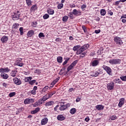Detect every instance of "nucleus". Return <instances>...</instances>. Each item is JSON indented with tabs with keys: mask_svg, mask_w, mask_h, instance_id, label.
<instances>
[{
	"mask_svg": "<svg viewBox=\"0 0 126 126\" xmlns=\"http://www.w3.org/2000/svg\"><path fill=\"white\" fill-rule=\"evenodd\" d=\"M32 24L33 25V27H36V26H37V24H38V23H37V22H33Z\"/></svg>",
	"mask_w": 126,
	"mask_h": 126,
	"instance_id": "nucleus-60",
	"label": "nucleus"
},
{
	"mask_svg": "<svg viewBox=\"0 0 126 126\" xmlns=\"http://www.w3.org/2000/svg\"><path fill=\"white\" fill-rule=\"evenodd\" d=\"M38 106H40V105H39V103H38L37 101H36L33 104V107H38Z\"/></svg>",
	"mask_w": 126,
	"mask_h": 126,
	"instance_id": "nucleus-57",
	"label": "nucleus"
},
{
	"mask_svg": "<svg viewBox=\"0 0 126 126\" xmlns=\"http://www.w3.org/2000/svg\"><path fill=\"white\" fill-rule=\"evenodd\" d=\"M8 40V37H7V36L5 35L3 36L0 39V41L3 44H4V43H6Z\"/></svg>",
	"mask_w": 126,
	"mask_h": 126,
	"instance_id": "nucleus-14",
	"label": "nucleus"
},
{
	"mask_svg": "<svg viewBox=\"0 0 126 126\" xmlns=\"http://www.w3.org/2000/svg\"><path fill=\"white\" fill-rule=\"evenodd\" d=\"M10 70V69H9L8 67H6L5 68H0V73H1V74L4 73V72H9Z\"/></svg>",
	"mask_w": 126,
	"mask_h": 126,
	"instance_id": "nucleus-13",
	"label": "nucleus"
},
{
	"mask_svg": "<svg viewBox=\"0 0 126 126\" xmlns=\"http://www.w3.org/2000/svg\"><path fill=\"white\" fill-rule=\"evenodd\" d=\"M70 106L69 103H67L65 104V102H59V111H64L66 110L68 107Z\"/></svg>",
	"mask_w": 126,
	"mask_h": 126,
	"instance_id": "nucleus-1",
	"label": "nucleus"
},
{
	"mask_svg": "<svg viewBox=\"0 0 126 126\" xmlns=\"http://www.w3.org/2000/svg\"><path fill=\"white\" fill-rule=\"evenodd\" d=\"M101 69H99L98 70V71H92L90 72V75L91 76H93V77H96L97 75H99V74H100V73H101Z\"/></svg>",
	"mask_w": 126,
	"mask_h": 126,
	"instance_id": "nucleus-6",
	"label": "nucleus"
},
{
	"mask_svg": "<svg viewBox=\"0 0 126 126\" xmlns=\"http://www.w3.org/2000/svg\"><path fill=\"white\" fill-rule=\"evenodd\" d=\"M13 81L14 83L16 84V85H21V84L22 83L21 80L20 79H18L17 77L14 78Z\"/></svg>",
	"mask_w": 126,
	"mask_h": 126,
	"instance_id": "nucleus-9",
	"label": "nucleus"
},
{
	"mask_svg": "<svg viewBox=\"0 0 126 126\" xmlns=\"http://www.w3.org/2000/svg\"><path fill=\"white\" fill-rule=\"evenodd\" d=\"M115 87V83L114 82H110L107 84V89L108 90H113Z\"/></svg>",
	"mask_w": 126,
	"mask_h": 126,
	"instance_id": "nucleus-7",
	"label": "nucleus"
},
{
	"mask_svg": "<svg viewBox=\"0 0 126 126\" xmlns=\"http://www.w3.org/2000/svg\"><path fill=\"white\" fill-rule=\"evenodd\" d=\"M63 7V3H59L57 6L58 9H62Z\"/></svg>",
	"mask_w": 126,
	"mask_h": 126,
	"instance_id": "nucleus-37",
	"label": "nucleus"
},
{
	"mask_svg": "<svg viewBox=\"0 0 126 126\" xmlns=\"http://www.w3.org/2000/svg\"><path fill=\"white\" fill-rule=\"evenodd\" d=\"M79 49H80V45H76L75 46H74L73 48V50L74 51V52H77V51H78V50H79Z\"/></svg>",
	"mask_w": 126,
	"mask_h": 126,
	"instance_id": "nucleus-33",
	"label": "nucleus"
},
{
	"mask_svg": "<svg viewBox=\"0 0 126 126\" xmlns=\"http://www.w3.org/2000/svg\"><path fill=\"white\" fill-rule=\"evenodd\" d=\"M27 36L29 37H31L33 35H34V31L33 30H30L27 33Z\"/></svg>",
	"mask_w": 126,
	"mask_h": 126,
	"instance_id": "nucleus-20",
	"label": "nucleus"
},
{
	"mask_svg": "<svg viewBox=\"0 0 126 126\" xmlns=\"http://www.w3.org/2000/svg\"><path fill=\"white\" fill-rule=\"evenodd\" d=\"M109 63L110 64H118L120 63L121 60L119 59H111L109 60Z\"/></svg>",
	"mask_w": 126,
	"mask_h": 126,
	"instance_id": "nucleus-5",
	"label": "nucleus"
},
{
	"mask_svg": "<svg viewBox=\"0 0 126 126\" xmlns=\"http://www.w3.org/2000/svg\"><path fill=\"white\" fill-rule=\"evenodd\" d=\"M76 113V108H72L70 110V113L71 115H74Z\"/></svg>",
	"mask_w": 126,
	"mask_h": 126,
	"instance_id": "nucleus-26",
	"label": "nucleus"
},
{
	"mask_svg": "<svg viewBox=\"0 0 126 126\" xmlns=\"http://www.w3.org/2000/svg\"><path fill=\"white\" fill-rule=\"evenodd\" d=\"M19 26V24L15 23L13 24L12 26V29H17Z\"/></svg>",
	"mask_w": 126,
	"mask_h": 126,
	"instance_id": "nucleus-36",
	"label": "nucleus"
},
{
	"mask_svg": "<svg viewBox=\"0 0 126 126\" xmlns=\"http://www.w3.org/2000/svg\"><path fill=\"white\" fill-rule=\"evenodd\" d=\"M80 58H84V57H85V55H86V52H83L82 53L80 54Z\"/></svg>",
	"mask_w": 126,
	"mask_h": 126,
	"instance_id": "nucleus-48",
	"label": "nucleus"
},
{
	"mask_svg": "<svg viewBox=\"0 0 126 126\" xmlns=\"http://www.w3.org/2000/svg\"><path fill=\"white\" fill-rule=\"evenodd\" d=\"M68 19V17L67 16H64L63 17V21L64 22H66Z\"/></svg>",
	"mask_w": 126,
	"mask_h": 126,
	"instance_id": "nucleus-41",
	"label": "nucleus"
},
{
	"mask_svg": "<svg viewBox=\"0 0 126 126\" xmlns=\"http://www.w3.org/2000/svg\"><path fill=\"white\" fill-rule=\"evenodd\" d=\"M35 83H36V80H31L29 82V84H30V85H33Z\"/></svg>",
	"mask_w": 126,
	"mask_h": 126,
	"instance_id": "nucleus-46",
	"label": "nucleus"
},
{
	"mask_svg": "<svg viewBox=\"0 0 126 126\" xmlns=\"http://www.w3.org/2000/svg\"><path fill=\"white\" fill-rule=\"evenodd\" d=\"M20 16V12L18 11L17 13H15L14 15L12 16L13 20H18Z\"/></svg>",
	"mask_w": 126,
	"mask_h": 126,
	"instance_id": "nucleus-8",
	"label": "nucleus"
},
{
	"mask_svg": "<svg viewBox=\"0 0 126 126\" xmlns=\"http://www.w3.org/2000/svg\"><path fill=\"white\" fill-rule=\"evenodd\" d=\"M96 109L98 110V111H100L101 110H103L104 109V106L102 105H97L95 106Z\"/></svg>",
	"mask_w": 126,
	"mask_h": 126,
	"instance_id": "nucleus-23",
	"label": "nucleus"
},
{
	"mask_svg": "<svg viewBox=\"0 0 126 126\" xmlns=\"http://www.w3.org/2000/svg\"><path fill=\"white\" fill-rule=\"evenodd\" d=\"M36 9H37V4H34L31 7L30 10L31 11H33L36 10Z\"/></svg>",
	"mask_w": 126,
	"mask_h": 126,
	"instance_id": "nucleus-31",
	"label": "nucleus"
},
{
	"mask_svg": "<svg viewBox=\"0 0 126 126\" xmlns=\"http://www.w3.org/2000/svg\"><path fill=\"white\" fill-rule=\"evenodd\" d=\"M48 119L47 118H44L41 120V126H45V125H47L48 123Z\"/></svg>",
	"mask_w": 126,
	"mask_h": 126,
	"instance_id": "nucleus-15",
	"label": "nucleus"
},
{
	"mask_svg": "<svg viewBox=\"0 0 126 126\" xmlns=\"http://www.w3.org/2000/svg\"><path fill=\"white\" fill-rule=\"evenodd\" d=\"M73 68V67L72 66V65L70 64L67 68L66 73H67V72H68V71H69L70 70H71V69H72Z\"/></svg>",
	"mask_w": 126,
	"mask_h": 126,
	"instance_id": "nucleus-43",
	"label": "nucleus"
},
{
	"mask_svg": "<svg viewBox=\"0 0 126 126\" xmlns=\"http://www.w3.org/2000/svg\"><path fill=\"white\" fill-rule=\"evenodd\" d=\"M57 120L58 121H64V120H65V117L63 115H59L57 116Z\"/></svg>",
	"mask_w": 126,
	"mask_h": 126,
	"instance_id": "nucleus-18",
	"label": "nucleus"
},
{
	"mask_svg": "<svg viewBox=\"0 0 126 126\" xmlns=\"http://www.w3.org/2000/svg\"><path fill=\"white\" fill-rule=\"evenodd\" d=\"M100 15L102 16H104V15H106V10H105V9H101L100 10Z\"/></svg>",
	"mask_w": 126,
	"mask_h": 126,
	"instance_id": "nucleus-29",
	"label": "nucleus"
},
{
	"mask_svg": "<svg viewBox=\"0 0 126 126\" xmlns=\"http://www.w3.org/2000/svg\"><path fill=\"white\" fill-rule=\"evenodd\" d=\"M42 102H44V101H46V100H48V98L46 97V96L44 95L43 96V98H40Z\"/></svg>",
	"mask_w": 126,
	"mask_h": 126,
	"instance_id": "nucleus-55",
	"label": "nucleus"
},
{
	"mask_svg": "<svg viewBox=\"0 0 126 126\" xmlns=\"http://www.w3.org/2000/svg\"><path fill=\"white\" fill-rule=\"evenodd\" d=\"M91 63L92 66H97L99 64V61L94 60Z\"/></svg>",
	"mask_w": 126,
	"mask_h": 126,
	"instance_id": "nucleus-17",
	"label": "nucleus"
},
{
	"mask_svg": "<svg viewBox=\"0 0 126 126\" xmlns=\"http://www.w3.org/2000/svg\"><path fill=\"white\" fill-rule=\"evenodd\" d=\"M2 85L3 86H4V87H6V88L7 87V86H8L7 84L6 83H3Z\"/></svg>",
	"mask_w": 126,
	"mask_h": 126,
	"instance_id": "nucleus-64",
	"label": "nucleus"
},
{
	"mask_svg": "<svg viewBox=\"0 0 126 126\" xmlns=\"http://www.w3.org/2000/svg\"><path fill=\"white\" fill-rule=\"evenodd\" d=\"M34 100L33 98H27L24 100V104H31L34 103Z\"/></svg>",
	"mask_w": 126,
	"mask_h": 126,
	"instance_id": "nucleus-10",
	"label": "nucleus"
},
{
	"mask_svg": "<svg viewBox=\"0 0 126 126\" xmlns=\"http://www.w3.org/2000/svg\"><path fill=\"white\" fill-rule=\"evenodd\" d=\"M81 9H82L83 10L84 9V8H86V5H85V4L82 5L81 6Z\"/></svg>",
	"mask_w": 126,
	"mask_h": 126,
	"instance_id": "nucleus-58",
	"label": "nucleus"
},
{
	"mask_svg": "<svg viewBox=\"0 0 126 126\" xmlns=\"http://www.w3.org/2000/svg\"><path fill=\"white\" fill-rule=\"evenodd\" d=\"M60 80V78H57L55 80H54L51 83V85H52L51 87H54V85H56L58 83V81Z\"/></svg>",
	"mask_w": 126,
	"mask_h": 126,
	"instance_id": "nucleus-21",
	"label": "nucleus"
},
{
	"mask_svg": "<svg viewBox=\"0 0 126 126\" xmlns=\"http://www.w3.org/2000/svg\"><path fill=\"white\" fill-rule=\"evenodd\" d=\"M59 109H60V105H59V104L56 105V106L54 108V111L57 112V111H58V110H59Z\"/></svg>",
	"mask_w": 126,
	"mask_h": 126,
	"instance_id": "nucleus-53",
	"label": "nucleus"
},
{
	"mask_svg": "<svg viewBox=\"0 0 126 126\" xmlns=\"http://www.w3.org/2000/svg\"><path fill=\"white\" fill-rule=\"evenodd\" d=\"M25 82H29L30 80H32V77H27L25 78Z\"/></svg>",
	"mask_w": 126,
	"mask_h": 126,
	"instance_id": "nucleus-44",
	"label": "nucleus"
},
{
	"mask_svg": "<svg viewBox=\"0 0 126 126\" xmlns=\"http://www.w3.org/2000/svg\"><path fill=\"white\" fill-rule=\"evenodd\" d=\"M72 12L73 14L76 16H78V15H80L81 14V12L77 11L76 9H74Z\"/></svg>",
	"mask_w": 126,
	"mask_h": 126,
	"instance_id": "nucleus-16",
	"label": "nucleus"
},
{
	"mask_svg": "<svg viewBox=\"0 0 126 126\" xmlns=\"http://www.w3.org/2000/svg\"><path fill=\"white\" fill-rule=\"evenodd\" d=\"M0 76L2 77L3 79H7L8 78V75L7 74H1Z\"/></svg>",
	"mask_w": 126,
	"mask_h": 126,
	"instance_id": "nucleus-27",
	"label": "nucleus"
},
{
	"mask_svg": "<svg viewBox=\"0 0 126 126\" xmlns=\"http://www.w3.org/2000/svg\"><path fill=\"white\" fill-rule=\"evenodd\" d=\"M120 79H121L122 81H126V76H121Z\"/></svg>",
	"mask_w": 126,
	"mask_h": 126,
	"instance_id": "nucleus-49",
	"label": "nucleus"
},
{
	"mask_svg": "<svg viewBox=\"0 0 126 126\" xmlns=\"http://www.w3.org/2000/svg\"><path fill=\"white\" fill-rule=\"evenodd\" d=\"M54 104L53 101H49L45 103L46 107H49V106H52Z\"/></svg>",
	"mask_w": 126,
	"mask_h": 126,
	"instance_id": "nucleus-24",
	"label": "nucleus"
},
{
	"mask_svg": "<svg viewBox=\"0 0 126 126\" xmlns=\"http://www.w3.org/2000/svg\"><path fill=\"white\" fill-rule=\"evenodd\" d=\"M44 96L46 97V98H47V99L51 98V96H50V95L48 93L46 94V95Z\"/></svg>",
	"mask_w": 126,
	"mask_h": 126,
	"instance_id": "nucleus-59",
	"label": "nucleus"
},
{
	"mask_svg": "<svg viewBox=\"0 0 126 126\" xmlns=\"http://www.w3.org/2000/svg\"><path fill=\"white\" fill-rule=\"evenodd\" d=\"M34 73H37V74H39V73H40V70L38 68L36 69L34 71Z\"/></svg>",
	"mask_w": 126,
	"mask_h": 126,
	"instance_id": "nucleus-56",
	"label": "nucleus"
},
{
	"mask_svg": "<svg viewBox=\"0 0 126 126\" xmlns=\"http://www.w3.org/2000/svg\"><path fill=\"white\" fill-rule=\"evenodd\" d=\"M65 69V67H63L59 72V74H60V75H63V74L64 73V72L63 71H64Z\"/></svg>",
	"mask_w": 126,
	"mask_h": 126,
	"instance_id": "nucleus-34",
	"label": "nucleus"
},
{
	"mask_svg": "<svg viewBox=\"0 0 126 126\" xmlns=\"http://www.w3.org/2000/svg\"><path fill=\"white\" fill-rule=\"evenodd\" d=\"M26 4L28 6H31L32 5V3H33V1L31 0H26Z\"/></svg>",
	"mask_w": 126,
	"mask_h": 126,
	"instance_id": "nucleus-25",
	"label": "nucleus"
},
{
	"mask_svg": "<svg viewBox=\"0 0 126 126\" xmlns=\"http://www.w3.org/2000/svg\"><path fill=\"white\" fill-rule=\"evenodd\" d=\"M89 48V44H85L83 45L76 52V55H80L81 53L84 52Z\"/></svg>",
	"mask_w": 126,
	"mask_h": 126,
	"instance_id": "nucleus-3",
	"label": "nucleus"
},
{
	"mask_svg": "<svg viewBox=\"0 0 126 126\" xmlns=\"http://www.w3.org/2000/svg\"><path fill=\"white\" fill-rule=\"evenodd\" d=\"M19 31L20 32V35L22 36V35H23V28L20 27L19 29Z\"/></svg>",
	"mask_w": 126,
	"mask_h": 126,
	"instance_id": "nucleus-51",
	"label": "nucleus"
},
{
	"mask_svg": "<svg viewBox=\"0 0 126 126\" xmlns=\"http://www.w3.org/2000/svg\"><path fill=\"white\" fill-rule=\"evenodd\" d=\"M36 90H38V87L35 86L33 87V90L31 91L29 93H31L32 95H36V93H37V92H36Z\"/></svg>",
	"mask_w": 126,
	"mask_h": 126,
	"instance_id": "nucleus-11",
	"label": "nucleus"
},
{
	"mask_svg": "<svg viewBox=\"0 0 126 126\" xmlns=\"http://www.w3.org/2000/svg\"><path fill=\"white\" fill-rule=\"evenodd\" d=\"M115 83H117L118 84H121L122 83V81L120 79H115L114 80Z\"/></svg>",
	"mask_w": 126,
	"mask_h": 126,
	"instance_id": "nucleus-35",
	"label": "nucleus"
},
{
	"mask_svg": "<svg viewBox=\"0 0 126 126\" xmlns=\"http://www.w3.org/2000/svg\"><path fill=\"white\" fill-rule=\"evenodd\" d=\"M47 13L50 15H53L55 14V10H54V9H51L49 8L47 9Z\"/></svg>",
	"mask_w": 126,
	"mask_h": 126,
	"instance_id": "nucleus-19",
	"label": "nucleus"
},
{
	"mask_svg": "<svg viewBox=\"0 0 126 126\" xmlns=\"http://www.w3.org/2000/svg\"><path fill=\"white\" fill-rule=\"evenodd\" d=\"M40 110V107H36V108H35L34 110L31 111V114L32 115L37 114V113H38V112H39Z\"/></svg>",
	"mask_w": 126,
	"mask_h": 126,
	"instance_id": "nucleus-22",
	"label": "nucleus"
},
{
	"mask_svg": "<svg viewBox=\"0 0 126 126\" xmlns=\"http://www.w3.org/2000/svg\"><path fill=\"white\" fill-rule=\"evenodd\" d=\"M82 28L84 33H86V32H87V29H86V27H85V26H82Z\"/></svg>",
	"mask_w": 126,
	"mask_h": 126,
	"instance_id": "nucleus-50",
	"label": "nucleus"
},
{
	"mask_svg": "<svg viewBox=\"0 0 126 126\" xmlns=\"http://www.w3.org/2000/svg\"><path fill=\"white\" fill-rule=\"evenodd\" d=\"M49 17H50V16L48 14H44V15L43 16V19H45V20L48 19Z\"/></svg>",
	"mask_w": 126,
	"mask_h": 126,
	"instance_id": "nucleus-45",
	"label": "nucleus"
},
{
	"mask_svg": "<svg viewBox=\"0 0 126 126\" xmlns=\"http://www.w3.org/2000/svg\"><path fill=\"white\" fill-rule=\"evenodd\" d=\"M114 44H116L117 46L118 47H121L122 45L123 44V40H122V38L119 36H115L114 38Z\"/></svg>",
	"mask_w": 126,
	"mask_h": 126,
	"instance_id": "nucleus-2",
	"label": "nucleus"
},
{
	"mask_svg": "<svg viewBox=\"0 0 126 126\" xmlns=\"http://www.w3.org/2000/svg\"><path fill=\"white\" fill-rule=\"evenodd\" d=\"M57 62L58 63H63V57L59 56L57 57Z\"/></svg>",
	"mask_w": 126,
	"mask_h": 126,
	"instance_id": "nucleus-30",
	"label": "nucleus"
},
{
	"mask_svg": "<svg viewBox=\"0 0 126 126\" xmlns=\"http://www.w3.org/2000/svg\"><path fill=\"white\" fill-rule=\"evenodd\" d=\"M16 65H18V66L22 67V66H23V65H24V63L22 62H18L16 63Z\"/></svg>",
	"mask_w": 126,
	"mask_h": 126,
	"instance_id": "nucleus-38",
	"label": "nucleus"
},
{
	"mask_svg": "<svg viewBox=\"0 0 126 126\" xmlns=\"http://www.w3.org/2000/svg\"><path fill=\"white\" fill-rule=\"evenodd\" d=\"M39 104V106H40V105H42V104H43V101L41 99H40L38 101H37Z\"/></svg>",
	"mask_w": 126,
	"mask_h": 126,
	"instance_id": "nucleus-54",
	"label": "nucleus"
},
{
	"mask_svg": "<svg viewBox=\"0 0 126 126\" xmlns=\"http://www.w3.org/2000/svg\"><path fill=\"white\" fill-rule=\"evenodd\" d=\"M119 103H118V107L122 108L123 105L125 104V98H121L119 100Z\"/></svg>",
	"mask_w": 126,
	"mask_h": 126,
	"instance_id": "nucleus-12",
	"label": "nucleus"
},
{
	"mask_svg": "<svg viewBox=\"0 0 126 126\" xmlns=\"http://www.w3.org/2000/svg\"><path fill=\"white\" fill-rule=\"evenodd\" d=\"M39 38H42V37H45V35L42 32H40L38 34Z\"/></svg>",
	"mask_w": 126,
	"mask_h": 126,
	"instance_id": "nucleus-52",
	"label": "nucleus"
},
{
	"mask_svg": "<svg viewBox=\"0 0 126 126\" xmlns=\"http://www.w3.org/2000/svg\"><path fill=\"white\" fill-rule=\"evenodd\" d=\"M100 32H101V31L100 30H95L94 31V33H95V34H99V33H100Z\"/></svg>",
	"mask_w": 126,
	"mask_h": 126,
	"instance_id": "nucleus-61",
	"label": "nucleus"
},
{
	"mask_svg": "<svg viewBox=\"0 0 126 126\" xmlns=\"http://www.w3.org/2000/svg\"><path fill=\"white\" fill-rule=\"evenodd\" d=\"M117 119V116L115 115L111 116L110 117L111 121H115V120Z\"/></svg>",
	"mask_w": 126,
	"mask_h": 126,
	"instance_id": "nucleus-47",
	"label": "nucleus"
},
{
	"mask_svg": "<svg viewBox=\"0 0 126 126\" xmlns=\"http://www.w3.org/2000/svg\"><path fill=\"white\" fill-rule=\"evenodd\" d=\"M16 93L15 92H12V93H10L9 94V97H10V98L13 97L14 96H15Z\"/></svg>",
	"mask_w": 126,
	"mask_h": 126,
	"instance_id": "nucleus-42",
	"label": "nucleus"
},
{
	"mask_svg": "<svg viewBox=\"0 0 126 126\" xmlns=\"http://www.w3.org/2000/svg\"><path fill=\"white\" fill-rule=\"evenodd\" d=\"M51 87H50L49 88V86H45L42 90V92H43L44 93H45V92H46V91H48V89L50 90L51 89Z\"/></svg>",
	"mask_w": 126,
	"mask_h": 126,
	"instance_id": "nucleus-28",
	"label": "nucleus"
},
{
	"mask_svg": "<svg viewBox=\"0 0 126 126\" xmlns=\"http://www.w3.org/2000/svg\"><path fill=\"white\" fill-rule=\"evenodd\" d=\"M94 20H95L96 21H100V18L98 17H95Z\"/></svg>",
	"mask_w": 126,
	"mask_h": 126,
	"instance_id": "nucleus-63",
	"label": "nucleus"
},
{
	"mask_svg": "<svg viewBox=\"0 0 126 126\" xmlns=\"http://www.w3.org/2000/svg\"><path fill=\"white\" fill-rule=\"evenodd\" d=\"M68 16L70 17V19H74L75 18L72 12H69Z\"/></svg>",
	"mask_w": 126,
	"mask_h": 126,
	"instance_id": "nucleus-32",
	"label": "nucleus"
},
{
	"mask_svg": "<svg viewBox=\"0 0 126 126\" xmlns=\"http://www.w3.org/2000/svg\"><path fill=\"white\" fill-rule=\"evenodd\" d=\"M11 76H13V77H15L16 75V71L15 70H12L10 73Z\"/></svg>",
	"mask_w": 126,
	"mask_h": 126,
	"instance_id": "nucleus-39",
	"label": "nucleus"
},
{
	"mask_svg": "<svg viewBox=\"0 0 126 126\" xmlns=\"http://www.w3.org/2000/svg\"><path fill=\"white\" fill-rule=\"evenodd\" d=\"M78 63V60H75L71 64V65L73 67L74 66H75V65H76Z\"/></svg>",
	"mask_w": 126,
	"mask_h": 126,
	"instance_id": "nucleus-40",
	"label": "nucleus"
},
{
	"mask_svg": "<svg viewBox=\"0 0 126 126\" xmlns=\"http://www.w3.org/2000/svg\"><path fill=\"white\" fill-rule=\"evenodd\" d=\"M108 14H110V15H111V16H112V15H113V14H114V13H113V12L111 10L108 11Z\"/></svg>",
	"mask_w": 126,
	"mask_h": 126,
	"instance_id": "nucleus-62",
	"label": "nucleus"
},
{
	"mask_svg": "<svg viewBox=\"0 0 126 126\" xmlns=\"http://www.w3.org/2000/svg\"><path fill=\"white\" fill-rule=\"evenodd\" d=\"M102 68H103L104 70L107 72L108 75H113V73L112 72V69L111 67L107 65H103L102 66Z\"/></svg>",
	"mask_w": 126,
	"mask_h": 126,
	"instance_id": "nucleus-4",
	"label": "nucleus"
}]
</instances>
